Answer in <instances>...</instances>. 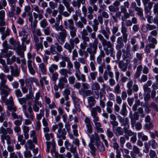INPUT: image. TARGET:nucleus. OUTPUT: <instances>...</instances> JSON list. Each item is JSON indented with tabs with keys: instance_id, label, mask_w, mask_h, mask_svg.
Here are the masks:
<instances>
[{
	"instance_id": "1",
	"label": "nucleus",
	"mask_w": 158,
	"mask_h": 158,
	"mask_svg": "<svg viewBox=\"0 0 158 158\" xmlns=\"http://www.w3.org/2000/svg\"><path fill=\"white\" fill-rule=\"evenodd\" d=\"M6 75L2 73L0 74V79L1 81L0 82V94L2 96L1 98L2 101L4 102L6 101V98L10 94L11 89L6 85V80L5 78Z\"/></svg>"
},
{
	"instance_id": "49",
	"label": "nucleus",
	"mask_w": 158,
	"mask_h": 158,
	"mask_svg": "<svg viewBox=\"0 0 158 158\" xmlns=\"http://www.w3.org/2000/svg\"><path fill=\"white\" fill-rule=\"evenodd\" d=\"M155 47L153 45L148 44L145 46V52L147 54L150 53L151 52V48L154 49Z\"/></svg>"
},
{
	"instance_id": "52",
	"label": "nucleus",
	"mask_w": 158,
	"mask_h": 158,
	"mask_svg": "<svg viewBox=\"0 0 158 158\" xmlns=\"http://www.w3.org/2000/svg\"><path fill=\"white\" fill-rule=\"evenodd\" d=\"M32 32L33 34V36H41L42 35V34L41 32V30L40 29H35L32 30Z\"/></svg>"
},
{
	"instance_id": "3",
	"label": "nucleus",
	"mask_w": 158,
	"mask_h": 158,
	"mask_svg": "<svg viewBox=\"0 0 158 158\" xmlns=\"http://www.w3.org/2000/svg\"><path fill=\"white\" fill-rule=\"evenodd\" d=\"M117 118L121 124V126H124L123 130L125 134V138L128 139L129 136H132L136 133L133 132L131 130H129L130 127L128 118L127 117H123L120 115H118Z\"/></svg>"
},
{
	"instance_id": "62",
	"label": "nucleus",
	"mask_w": 158,
	"mask_h": 158,
	"mask_svg": "<svg viewBox=\"0 0 158 158\" xmlns=\"http://www.w3.org/2000/svg\"><path fill=\"white\" fill-rule=\"evenodd\" d=\"M2 45L4 49L2 50V52L3 53H6L7 52L8 49L7 41L6 40L2 44Z\"/></svg>"
},
{
	"instance_id": "28",
	"label": "nucleus",
	"mask_w": 158,
	"mask_h": 158,
	"mask_svg": "<svg viewBox=\"0 0 158 158\" xmlns=\"http://www.w3.org/2000/svg\"><path fill=\"white\" fill-rule=\"evenodd\" d=\"M68 83V80L66 77H61L59 79L58 85L60 89L64 88L65 84Z\"/></svg>"
},
{
	"instance_id": "50",
	"label": "nucleus",
	"mask_w": 158,
	"mask_h": 158,
	"mask_svg": "<svg viewBox=\"0 0 158 158\" xmlns=\"http://www.w3.org/2000/svg\"><path fill=\"white\" fill-rule=\"evenodd\" d=\"M89 147L91 149L90 153L92 155L94 156H95L96 155V148L94 146L93 144L90 143L89 145Z\"/></svg>"
},
{
	"instance_id": "58",
	"label": "nucleus",
	"mask_w": 158,
	"mask_h": 158,
	"mask_svg": "<svg viewBox=\"0 0 158 158\" xmlns=\"http://www.w3.org/2000/svg\"><path fill=\"white\" fill-rule=\"evenodd\" d=\"M96 144L97 148L100 152H104L105 150V148L102 143L101 142L98 143Z\"/></svg>"
},
{
	"instance_id": "35",
	"label": "nucleus",
	"mask_w": 158,
	"mask_h": 158,
	"mask_svg": "<svg viewBox=\"0 0 158 158\" xmlns=\"http://www.w3.org/2000/svg\"><path fill=\"white\" fill-rule=\"evenodd\" d=\"M59 73L61 76H64L63 77H66V78L68 76V74L69 75L72 74V72L71 71L66 69L64 68L60 69L59 71Z\"/></svg>"
},
{
	"instance_id": "63",
	"label": "nucleus",
	"mask_w": 158,
	"mask_h": 158,
	"mask_svg": "<svg viewBox=\"0 0 158 158\" xmlns=\"http://www.w3.org/2000/svg\"><path fill=\"white\" fill-rule=\"evenodd\" d=\"M106 134L109 138H111L113 137H114L113 133L109 128L107 129Z\"/></svg>"
},
{
	"instance_id": "21",
	"label": "nucleus",
	"mask_w": 158,
	"mask_h": 158,
	"mask_svg": "<svg viewBox=\"0 0 158 158\" xmlns=\"http://www.w3.org/2000/svg\"><path fill=\"white\" fill-rule=\"evenodd\" d=\"M93 24L92 25L93 28L95 31V29H98V26L99 23L101 24H102L103 23V19L102 16L100 15L98 17V19H94L93 20Z\"/></svg>"
},
{
	"instance_id": "22",
	"label": "nucleus",
	"mask_w": 158,
	"mask_h": 158,
	"mask_svg": "<svg viewBox=\"0 0 158 158\" xmlns=\"http://www.w3.org/2000/svg\"><path fill=\"white\" fill-rule=\"evenodd\" d=\"M7 105V109L8 110L12 112H15L17 110V108L14 105L13 98H10L9 100L6 102Z\"/></svg>"
},
{
	"instance_id": "39",
	"label": "nucleus",
	"mask_w": 158,
	"mask_h": 158,
	"mask_svg": "<svg viewBox=\"0 0 158 158\" xmlns=\"http://www.w3.org/2000/svg\"><path fill=\"white\" fill-rule=\"evenodd\" d=\"M52 27L53 29L57 31H61L64 29L62 25H59V23H55L54 24L52 25Z\"/></svg>"
},
{
	"instance_id": "41",
	"label": "nucleus",
	"mask_w": 158,
	"mask_h": 158,
	"mask_svg": "<svg viewBox=\"0 0 158 158\" xmlns=\"http://www.w3.org/2000/svg\"><path fill=\"white\" fill-rule=\"evenodd\" d=\"M116 12L114 15H112V13L110 15H112V17L114 21L115 22H117L118 21V18H120L121 15V12L120 11H116Z\"/></svg>"
},
{
	"instance_id": "29",
	"label": "nucleus",
	"mask_w": 158,
	"mask_h": 158,
	"mask_svg": "<svg viewBox=\"0 0 158 158\" xmlns=\"http://www.w3.org/2000/svg\"><path fill=\"white\" fill-rule=\"evenodd\" d=\"M92 87V90H96L94 91V93L97 96L96 98L98 99L99 96L98 90L100 89V86L99 84L97 82H94L93 83Z\"/></svg>"
},
{
	"instance_id": "23",
	"label": "nucleus",
	"mask_w": 158,
	"mask_h": 158,
	"mask_svg": "<svg viewBox=\"0 0 158 158\" xmlns=\"http://www.w3.org/2000/svg\"><path fill=\"white\" fill-rule=\"evenodd\" d=\"M84 121L86 124L87 134L88 135H89L93 132V127L91 124L90 119L87 117H85Z\"/></svg>"
},
{
	"instance_id": "64",
	"label": "nucleus",
	"mask_w": 158,
	"mask_h": 158,
	"mask_svg": "<svg viewBox=\"0 0 158 158\" xmlns=\"http://www.w3.org/2000/svg\"><path fill=\"white\" fill-rule=\"evenodd\" d=\"M154 58L156 59L154 60V63L155 64L158 65V48L155 50Z\"/></svg>"
},
{
	"instance_id": "37",
	"label": "nucleus",
	"mask_w": 158,
	"mask_h": 158,
	"mask_svg": "<svg viewBox=\"0 0 158 158\" xmlns=\"http://www.w3.org/2000/svg\"><path fill=\"white\" fill-rule=\"evenodd\" d=\"M31 106V105H29L28 108L27 109L29 113V114L28 113L27 116H26V117L27 118H30L32 120H33V118L34 117V114L33 113V110Z\"/></svg>"
},
{
	"instance_id": "40",
	"label": "nucleus",
	"mask_w": 158,
	"mask_h": 158,
	"mask_svg": "<svg viewBox=\"0 0 158 158\" xmlns=\"http://www.w3.org/2000/svg\"><path fill=\"white\" fill-rule=\"evenodd\" d=\"M70 90L69 88L65 89L63 91V94L66 101H68L69 98V96L70 94Z\"/></svg>"
},
{
	"instance_id": "25",
	"label": "nucleus",
	"mask_w": 158,
	"mask_h": 158,
	"mask_svg": "<svg viewBox=\"0 0 158 158\" xmlns=\"http://www.w3.org/2000/svg\"><path fill=\"white\" fill-rule=\"evenodd\" d=\"M66 133L67 132L65 128L58 129L56 133L57 137L59 138H62L64 140L66 138L65 135Z\"/></svg>"
},
{
	"instance_id": "57",
	"label": "nucleus",
	"mask_w": 158,
	"mask_h": 158,
	"mask_svg": "<svg viewBox=\"0 0 158 158\" xmlns=\"http://www.w3.org/2000/svg\"><path fill=\"white\" fill-rule=\"evenodd\" d=\"M40 26L43 28H46L48 25V23L46 19H43L40 22Z\"/></svg>"
},
{
	"instance_id": "9",
	"label": "nucleus",
	"mask_w": 158,
	"mask_h": 158,
	"mask_svg": "<svg viewBox=\"0 0 158 158\" xmlns=\"http://www.w3.org/2000/svg\"><path fill=\"white\" fill-rule=\"evenodd\" d=\"M80 42V40L77 37L74 39L71 38L69 39V43L66 42L65 43L64 47L69 53H71L74 48L75 44H78Z\"/></svg>"
},
{
	"instance_id": "43",
	"label": "nucleus",
	"mask_w": 158,
	"mask_h": 158,
	"mask_svg": "<svg viewBox=\"0 0 158 158\" xmlns=\"http://www.w3.org/2000/svg\"><path fill=\"white\" fill-rule=\"evenodd\" d=\"M37 105L40 107H41L42 106V104L41 102L40 103L34 102L33 104V109L35 112H38L39 110V107L37 106Z\"/></svg>"
},
{
	"instance_id": "38",
	"label": "nucleus",
	"mask_w": 158,
	"mask_h": 158,
	"mask_svg": "<svg viewBox=\"0 0 158 158\" xmlns=\"http://www.w3.org/2000/svg\"><path fill=\"white\" fill-rule=\"evenodd\" d=\"M148 40L149 43H151L150 44L156 47V45L157 44V40L156 38L152 36V35H150L148 37Z\"/></svg>"
},
{
	"instance_id": "33",
	"label": "nucleus",
	"mask_w": 158,
	"mask_h": 158,
	"mask_svg": "<svg viewBox=\"0 0 158 158\" xmlns=\"http://www.w3.org/2000/svg\"><path fill=\"white\" fill-rule=\"evenodd\" d=\"M114 134L116 136L122 135L124 134V131L123 128L120 127H117L113 129Z\"/></svg>"
},
{
	"instance_id": "15",
	"label": "nucleus",
	"mask_w": 158,
	"mask_h": 158,
	"mask_svg": "<svg viewBox=\"0 0 158 158\" xmlns=\"http://www.w3.org/2000/svg\"><path fill=\"white\" fill-rule=\"evenodd\" d=\"M50 50L52 54L53 55L58 54L63 50V47L60 45L59 43L56 42L51 44L50 46Z\"/></svg>"
},
{
	"instance_id": "2",
	"label": "nucleus",
	"mask_w": 158,
	"mask_h": 158,
	"mask_svg": "<svg viewBox=\"0 0 158 158\" xmlns=\"http://www.w3.org/2000/svg\"><path fill=\"white\" fill-rule=\"evenodd\" d=\"M98 37L101 41L102 45L103 47L106 46L107 48L104 49L105 53L107 55H109L110 54V56L114 57H115V52L113 47V45L111 41H107L106 39L101 34L98 35Z\"/></svg>"
},
{
	"instance_id": "24",
	"label": "nucleus",
	"mask_w": 158,
	"mask_h": 158,
	"mask_svg": "<svg viewBox=\"0 0 158 158\" xmlns=\"http://www.w3.org/2000/svg\"><path fill=\"white\" fill-rule=\"evenodd\" d=\"M46 144H47V152H49L50 151V148L51 146L52 145V149L51 150V153H53V152H55V146L56 144L55 143V140L54 139H52V141H50V142H46Z\"/></svg>"
},
{
	"instance_id": "61",
	"label": "nucleus",
	"mask_w": 158,
	"mask_h": 158,
	"mask_svg": "<svg viewBox=\"0 0 158 158\" xmlns=\"http://www.w3.org/2000/svg\"><path fill=\"white\" fill-rule=\"evenodd\" d=\"M22 43L21 45L22 46V48H23L24 50H26V44H28L30 42V39L21 40Z\"/></svg>"
},
{
	"instance_id": "54",
	"label": "nucleus",
	"mask_w": 158,
	"mask_h": 158,
	"mask_svg": "<svg viewBox=\"0 0 158 158\" xmlns=\"http://www.w3.org/2000/svg\"><path fill=\"white\" fill-rule=\"evenodd\" d=\"M35 82L36 85L38 84V81L36 78L35 77H31L27 79L26 81V83L29 84L30 83Z\"/></svg>"
},
{
	"instance_id": "7",
	"label": "nucleus",
	"mask_w": 158,
	"mask_h": 158,
	"mask_svg": "<svg viewBox=\"0 0 158 158\" xmlns=\"http://www.w3.org/2000/svg\"><path fill=\"white\" fill-rule=\"evenodd\" d=\"M9 42L13 46L14 49L16 50L17 54L21 57H24V52L26 50H24L22 48V46L20 45V42L15 40L13 38H11L9 39Z\"/></svg>"
},
{
	"instance_id": "34",
	"label": "nucleus",
	"mask_w": 158,
	"mask_h": 158,
	"mask_svg": "<svg viewBox=\"0 0 158 158\" xmlns=\"http://www.w3.org/2000/svg\"><path fill=\"white\" fill-rule=\"evenodd\" d=\"M90 140L91 143H93L95 142L96 144L100 142L99 137L98 134L96 133L91 135L90 136Z\"/></svg>"
},
{
	"instance_id": "6",
	"label": "nucleus",
	"mask_w": 158,
	"mask_h": 158,
	"mask_svg": "<svg viewBox=\"0 0 158 158\" xmlns=\"http://www.w3.org/2000/svg\"><path fill=\"white\" fill-rule=\"evenodd\" d=\"M64 25L65 28H69L70 35L72 38H74L77 35V28L74 26V22L71 19L64 20Z\"/></svg>"
},
{
	"instance_id": "20",
	"label": "nucleus",
	"mask_w": 158,
	"mask_h": 158,
	"mask_svg": "<svg viewBox=\"0 0 158 158\" xmlns=\"http://www.w3.org/2000/svg\"><path fill=\"white\" fill-rule=\"evenodd\" d=\"M124 60L119 61L118 62V66L121 71L123 72L126 71L127 69L128 62L130 60L128 59L126 60L127 62H125Z\"/></svg>"
},
{
	"instance_id": "17",
	"label": "nucleus",
	"mask_w": 158,
	"mask_h": 158,
	"mask_svg": "<svg viewBox=\"0 0 158 158\" xmlns=\"http://www.w3.org/2000/svg\"><path fill=\"white\" fill-rule=\"evenodd\" d=\"M97 111L99 113H100L101 112V109L100 107L98 106L93 107L91 110V115L93 118V122L94 123L98 122L99 120V118L98 116Z\"/></svg>"
},
{
	"instance_id": "55",
	"label": "nucleus",
	"mask_w": 158,
	"mask_h": 158,
	"mask_svg": "<svg viewBox=\"0 0 158 158\" xmlns=\"http://www.w3.org/2000/svg\"><path fill=\"white\" fill-rule=\"evenodd\" d=\"M79 73H75V75L77 79L79 80H81L82 81L85 82L86 81L85 76L84 74H81L80 76L79 75Z\"/></svg>"
},
{
	"instance_id": "42",
	"label": "nucleus",
	"mask_w": 158,
	"mask_h": 158,
	"mask_svg": "<svg viewBox=\"0 0 158 158\" xmlns=\"http://www.w3.org/2000/svg\"><path fill=\"white\" fill-rule=\"evenodd\" d=\"M28 30V26L27 25H24L22 28V30L19 32V36H22L23 35H25L27 33V31Z\"/></svg>"
},
{
	"instance_id": "59",
	"label": "nucleus",
	"mask_w": 158,
	"mask_h": 158,
	"mask_svg": "<svg viewBox=\"0 0 158 158\" xmlns=\"http://www.w3.org/2000/svg\"><path fill=\"white\" fill-rule=\"evenodd\" d=\"M113 148L116 150V153L120 152L121 151H123V149L121 148L119 149V145L117 142H114L113 143Z\"/></svg>"
},
{
	"instance_id": "16",
	"label": "nucleus",
	"mask_w": 158,
	"mask_h": 158,
	"mask_svg": "<svg viewBox=\"0 0 158 158\" xmlns=\"http://www.w3.org/2000/svg\"><path fill=\"white\" fill-rule=\"evenodd\" d=\"M64 145L66 149L73 154L74 158H79L76 147H74L73 144L67 141L64 142Z\"/></svg>"
},
{
	"instance_id": "30",
	"label": "nucleus",
	"mask_w": 158,
	"mask_h": 158,
	"mask_svg": "<svg viewBox=\"0 0 158 158\" xmlns=\"http://www.w3.org/2000/svg\"><path fill=\"white\" fill-rule=\"evenodd\" d=\"M9 67L10 69V73L14 77H19L20 73V70L17 67L14 69L13 66H10Z\"/></svg>"
},
{
	"instance_id": "46",
	"label": "nucleus",
	"mask_w": 158,
	"mask_h": 158,
	"mask_svg": "<svg viewBox=\"0 0 158 158\" xmlns=\"http://www.w3.org/2000/svg\"><path fill=\"white\" fill-rule=\"evenodd\" d=\"M1 34H2L1 37L2 39L3 40L6 37L10 35V30L8 28H7L6 30L5 31L1 32Z\"/></svg>"
},
{
	"instance_id": "14",
	"label": "nucleus",
	"mask_w": 158,
	"mask_h": 158,
	"mask_svg": "<svg viewBox=\"0 0 158 158\" xmlns=\"http://www.w3.org/2000/svg\"><path fill=\"white\" fill-rule=\"evenodd\" d=\"M62 3L66 7L68 11H63L61 14V15L65 17H68L70 16L72 12L74 11L73 8L70 6L69 2L67 0H62Z\"/></svg>"
},
{
	"instance_id": "19",
	"label": "nucleus",
	"mask_w": 158,
	"mask_h": 158,
	"mask_svg": "<svg viewBox=\"0 0 158 158\" xmlns=\"http://www.w3.org/2000/svg\"><path fill=\"white\" fill-rule=\"evenodd\" d=\"M33 41L35 43V46L36 50L38 51L40 50L42 51L43 49V41H40L39 37L37 36H33Z\"/></svg>"
},
{
	"instance_id": "44",
	"label": "nucleus",
	"mask_w": 158,
	"mask_h": 158,
	"mask_svg": "<svg viewBox=\"0 0 158 158\" xmlns=\"http://www.w3.org/2000/svg\"><path fill=\"white\" fill-rule=\"evenodd\" d=\"M74 68L76 71L75 73H80L81 72L80 69L81 67V64L77 61L76 60L74 63Z\"/></svg>"
},
{
	"instance_id": "53",
	"label": "nucleus",
	"mask_w": 158,
	"mask_h": 158,
	"mask_svg": "<svg viewBox=\"0 0 158 158\" xmlns=\"http://www.w3.org/2000/svg\"><path fill=\"white\" fill-rule=\"evenodd\" d=\"M135 10L137 12L136 15L139 17H142L143 15V10L139 7L136 8Z\"/></svg>"
},
{
	"instance_id": "4",
	"label": "nucleus",
	"mask_w": 158,
	"mask_h": 158,
	"mask_svg": "<svg viewBox=\"0 0 158 158\" xmlns=\"http://www.w3.org/2000/svg\"><path fill=\"white\" fill-rule=\"evenodd\" d=\"M129 118L131 120L132 128H134L135 127V130L137 131H139L142 129L141 123L139 122L136 123V121L138 120L139 118V115L137 112H135L132 114V112H130L129 114Z\"/></svg>"
},
{
	"instance_id": "45",
	"label": "nucleus",
	"mask_w": 158,
	"mask_h": 158,
	"mask_svg": "<svg viewBox=\"0 0 158 158\" xmlns=\"http://www.w3.org/2000/svg\"><path fill=\"white\" fill-rule=\"evenodd\" d=\"M78 52L80 56H84L85 58H87L89 56V53L88 51L85 50H78Z\"/></svg>"
},
{
	"instance_id": "11",
	"label": "nucleus",
	"mask_w": 158,
	"mask_h": 158,
	"mask_svg": "<svg viewBox=\"0 0 158 158\" xmlns=\"http://www.w3.org/2000/svg\"><path fill=\"white\" fill-rule=\"evenodd\" d=\"M0 134H1V141L3 145L5 144V140L6 141L8 145L11 144V141L10 137L9 135H7V128H4L3 127L0 128Z\"/></svg>"
},
{
	"instance_id": "18",
	"label": "nucleus",
	"mask_w": 158,
	"mask_h": 158,
	"mask_svg": "<svg viewBox=\"0 0 158 158\" xmlns=\"http://www.w3.org/2000/svg\"><path fill=\"white\" fill-rule=\"evenodd\" d=\"M109 23V20L105 19L104 21V23L105 25V29L102 28L101 29L100 32L104 36L105 38L106 39H109L110 37V28L108 27L107 25Z\"/></svg>"
},
{
	"instance_id": "47",
	"label": "nucleus",
	"mask_w": 158,
	"mask_h": 158,
	"mask_svg": "<svg viewBox=\"0 0 158 158\" xmlns=\"http://www.w3.org/2000/svg\"><path fill=\"white\" fill-rule=\"evenodd\" d=\"M93 29L94 32H92L91 33H90V37L91 38L93 39L94 40V42H95L96 43H97V44H98V39L96 38V32H97V31H98V29H97V30L96 29V30L95 31V30H94V28Z\"/></svg>"
},
{
	"instance_id": "13",
	"label": "nucleus",
	"mask_w": 158,
	"mask_h": 158,
	"mask_svg": "<svg viewBox=\"0 0 158 158\" xmlns=\"http://www.w3.org/2000/svg\"><path fill=\"white\" fill-rule=\"evenodd\" d=\"M59 32L58 34L56 35V38L59 44L62 45L65 42L68 33L65 29H63V30Z\"/></svg>"
},
{
	"instance_id": "48",
	"label": "nucleus",
	"mask_w": 158,
	"mask_h": 158,
	"mask_svg": "<svg viewBox=\"0 0 158 158\" xmlns=\"http://www.w3.org/2000/svg\"><path fill=\"white\" fill-rule=\"evenodd\" d=\"M83 98H85L87 96H90L93 93V91L90 90H85L84 89H81Z\"/></svg>"
},
{
	"instance_id": "60",
	"label": "nucleus",
	"mask_w": 158,
	"mask_h": 158,
	"mask_svg": "<svg viewBox=\"0 0 158 158\" xmlns=\"http://www.w3.org/2000/svg\"><path fill=\"white\" fill-rule=\"evenodd\" d=\"M58 66L56 64H53L49 67L48 69L51 73H53L54 71H55L58 69Z\"/></svg>"
},
{
	"instance_id": "27",
	"label": "nucleus",
	"mask_w": 158,
	"mask_h": 158,
	"mask_svg": "<svg viewBox=\"0 0 158 158\" xmlns=\"http://www.w3.org/2000/svg\"><path fill=\"white\" fill-rule=\"evenodd\" d=\"M10 11L9 12L8 15L11 20L14 21L17 18L15 15V8L14 5H10Z\"/></svg>"
},
{
	"instance_id": "8",
	"label": "nucleus",
	"mask_w": 158,
	"mask_h": 158,
	"mask_svg": "<svg viewBox=\"0 0 158 158\" xmlns=\"http://www.w3.org/2000/svg\"><path fill=\"white\" fill-rule=\"evenodd\" d=\"M98 44L95 42L89 43V46L86 48L89 54V59L90 60L94 61L95 59V55L96 54L98 48Z\"/></svg>"
},
{
	"instance_id": "36",
	"label": "nucleus",
	"mask_w": 158,
	"mask_h": 158,
	"mask_svg": "<svg viewBox=\"0 0 158 158\" xmlns=\"http://www.w3.org/2000/svg\"><path fill=\"white\" fill-rule=\"evenodd\" d=\"M127 110L126 108V104L125 102L123 103L122 108L120 111V114L124 117L126 116L127 114Z\"/></svg>"
},
{
	"instance_id": "10",
	"label": "nucleus",
	"mask_w": 158,
	"mask_h": 158,
	"mask_svg": "<svg viewBox=\"0 0 158 158\" xmlns=\"http://www.w3.org/2000/svg\"><path fill=\"white\" fill-rule=\"evenodd\" d=\"M127 30L123 22L122 23L121 27V32L122 34V37H118L117 40V43L124 44L123 42L126 43L127 41L128 34H127Z\"/></svg>"
},
{
	"instance_id": "26",
	"label": "nucleus",
	"mask_w": 158,
	"mask_h": 158,
	"mask_svg": "<svg viewBox=\"0 0 158 158\" xmlns=\"http://www.w3.org/2000/svg\"><path fill=\"white\" fill-rule=\"evenodd\" d=\"M88 105L86 107L89 109H92V107L94 106L96 104V101L93 96L88 97L87 98Z\"/></svg>"
},
{
	"instance_id": "51",
	"label": "nucleus",
	"mask_w": 158,
	"mask_h": 158,
	"mask_svg": "<svg viewBox=\"0 0 158 158\" xmlns=\"http://www.w3.org/2000/svg\"><path fill=\"white\" fill-rule=\"evenodd\" d=\"M138 136L139 139H141L143 141H146L148 139V136L144 135L142 132L138 133Z\"/></svg>"
},
{
	"instance_id": "12",
	"label": "nucleus",
	"mask_w": 158,
	"mask_h": 158,
	"mask_svg": "<svg viewBox=\"0 0 158 158\" xmlns=\"http://www.w3.org/2000/svg\"><path fill=\"white\" fill-rule=\"evenodd\" d=\"M126 86L127 88V93L129 96L131 95L133 92H137L139 89L138 85L135 83L133 84L132 80H130L127 82Z\"/></svg>"
},
{
	"instance_id": "56",
	"label": "nucleus",
	"mask_w": 158,
	"mask_h": 158,
	"mask_svg": "<svg viewBox=\"0 0 158 158\" xmlns=\"http://www.w3.org/2000/svg\"><path fill=\"white\" fill-rule=\"evenodd\" d=\"M97 1H89V2L90 5L92 6V7L94 11L96 12L98 10V8L97 5L95 4Z\"/></svg>"
},
{
	"instance_id": "32",
	"label": "nucleus",
	"mask_w": 158,
	"mask_h": 158,
	"mask_svg": "<svg viewBox=\"0 0 158 158\" xmlns=\"http://www.w3.org/2000/svg\"><path fill=\"white\" fill-rule=\"evenodd\" d=\"M32 60H28L27 61V66L28 71L32 75H34L35 74V71L32 66Z\"/></svg>"
},
{
	"instance_id": "31",
	"label": "nucleus",
	"mask_w": 158,
	"mask_h": 158,
	"mask_svg": "<svg viewBox=\"0 0 158 158\" xmlns=\"http://www.w3.org/2000/svg\"><path fill=\"white\" fill-rule=\"evenodd\" d=\"M139 148L136 145H134L133 147L132 151L130 152V155L132 158H136V155L139 153Z\"/></svg>"
},
{
	"instance_id": "5",
	"label": "nucleus",
	"mask_w": 158,
	"mask_h": 158,
	"mask_svg": "<svg viewBox=\"0 0 158 158\" xmlns=\"http://www.w3.org/2000/svg\"><path fill=\"white\" fill-rule=\"evenodd\" d=\"M116 53V57L117 59L120 61L122 52H123L122 57L123 60H125L127 58H131L132 57L133 54L131 52V46L130 44H127L126 47V49L123 48L122 50H117Z\"/></svg>"
}]
</instances>
